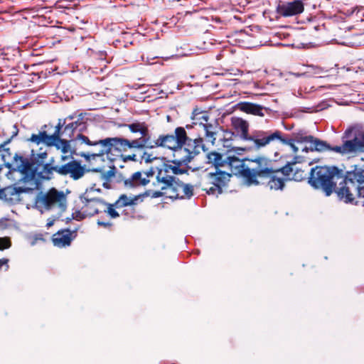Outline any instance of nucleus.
<instances>
[{"label": "nucleus", "mask_w": 364, "mask_h": 364, "mask_svg": "<svg viewBox=\"0 0 364 364\" xmlns=\"http://www.w3.org/2000/svg\"><path fill=\"white\" fill-rule=\"evenodd\" d=\"M124 126L129 129L132 136L127 138L117 136L102 139V148H100L97 152H82L79 155L86 161H90L91 158L95 159L104 155L109 158V155L115 151L122 154V152L128 151L145 149L149 141V125L145 122L135 121Z\"/></svg>", "instance_id": "obj_1"}, {"label": "nucleus", "mask_w": 364, "mask_h": 364, "mask_svg": "<svg viewBox=\"0 0 364 364\" xmlns=\"http://www.w3.org/2000/svg\"><path fill=\"white\" fill-rule=\"evenodd\" d=\"M149 141L146 149H156L162 147L168 149L173 151V156L186 154L185 161L191 157H196L200 153V151H205V146L203 137L193 135L191 132H187L183 127H178L175 129L173 134H159L157 139L151 141V133L149 129Z\"/></svg>", "instance_id": "obj_2"}, {"label": "nucleus", "mask_w": 364, "mask_h": 364, "mask_svg": "<svg viewBox=\"0 0 364 364\" xmlns=\"http://www.w3.org/2000/svg\"><path fill=\"white\" fill-rule=\"evenodd\" d=\"M2 158L8 167L13 166L21 174L18 183L31 185V188L36 190L42 188L46 180V150L43 151V146L38 150L32 149L31 161L18 154H15L11 163L6 161L5 154Z\"/></svg>", "instance_id": "obj_3"}, {"label": "nucleus", "mask_w": 364, "mask_h": 364, "mask_svg": "<svg viewBox=\"0 0 364 364\" xmlns=\"http://www.w3.org/2000/svg\"><path fill=\"white\" fill-rule=\"evenodd\" d=\"M86 116V112L76 110L65 119H60L53 134L47 135V146H55L58 150L61 151L63 153L60 157L61 161L65 162L69 156L72 157L73 154H75V150L72 148V145L67 139H60V136L71 139L75 135V132H84L87 129Z\"/></svg>", "instance_id": "obj_4"}, {"label": "nucleus", "mask_w": 364, "mask_h": 364, "mask_svg": "<svg viewBox=\"0 0 364 364\" xmlns=\"http://www.w3.org/2000/svg\"><path fill=\"white\" fill-rule=\"evenodd\" d=\"M343 177V170L336 166H317L311 169L309 183L315 188L321 189L328 196L336 190L337 181Z\"/></svg>", "instance_id": "obj_5"}, {"label": "nucleus", "mask_w": 364, "mask_h": 364, "mask_svg": "<svg viewBox=\"0 0 364 364\" xmlns=\"http://www.w3.org/2000/svg\"><path fill=\"white\" fill-rule=\"evenodd\" d=\"M276 171L274 161L264 157L257 156L248 159L245 174V182L249 186L264 184L268 176Z\"/></svg>", "instance_id": "obj_6"}, {"label": "nucleus", "mask_w": 364, "mask_h": 364, "mask_svg": "<svg viewBox=\"0 0 364 364\" xmlns=\"http://www.w3.org/2000/svg\"><path fill=\"white\" fill-rule=\"evenodd\" d=\"M310 146L303 149L304 151H318L322 152L325 151H331L342 155L363 152L364 151V134L355 136L350 140H343V144L341 146H331L326 141H322L318 138L313 136V139L309 141Z\"/></svg>", "instance_id": "obj_7"}, {"label": "nucleus", "mask_w": 364, "mask_h": 364, "mask_svg": "<svg viewBox=\"0 0 364 364\" xmlns=\"http://www.w3.org/2000/svg\"><path fill=\"white\" fill-rule=\"evenodd\" d=\"M343 181L334 191L338 198L346 203H353L356 196L359 197L360 185L364 183V171L357 169L343 174Z\"/></svg>", "instance_id": "obj_8"}, {"label": "nucleus", "mask_w": 364, "mask_h": 364, "mask_svg": "<svg viewBox=\"0 0 364 364\" xmlns=\"http://www.w3.org/2000/svg\"><path fill=\"white\" fill-rule=\"evenodd\" d=\"M191 119L192 124H187L184 127L186 132H191L193 135H199L202 137L198 132L203 131L206 141L210 142L214 145L219 128L217 124L208 122L209 116L208 114L205 112H198L197 109H195L192 113Z\"/></svg>", "instance_id": "obj_9"}, {"label": "nucleus", "mask_w": 364, "mask_h": 364, "mask_svg": "<svg viewBox=\"0 0 364 364\" xmlns=\"http://www.w3.org/2000/svg\"><path fill=\"white\" fill-rule=\"evenodd\" d=\"M53 172L61 176H69L73 180H78L85 175L86 168L77 160L72 159L60 164L55 159L51 158L47 162V181L53 178Z\"/></svg>", "instance_id": "obj_10"}, {"label": "nucleus", "mask_w": 364, "mask_h": 364, "mask_svg": "<svg viewBox=\"0 0 364 364\" xmlns=\"http://www.w3.org/2000/svg\"><path fill=\"white\" fill-rule=\"evenodd\" d=\"M231 174L215 168V171H205L200 178V186L208 195L218 196L227 186Z\"/></svg>", "instance_id": "obj_11"}, {"label": "nucleus", "mask_w": 364, "mask_h": 364, "mask_svg": "<svg viewBox=\"0 0 364 364\" xmlns=\"http://www.w3.org/2000/svg\"><path fill=\"white\" fill-rule=\"evenodd\" d=\"M156 181L157 183H161L164 186H168L183 193V196H188V199H190L193 195V186L177 179L165 164L159 169Z\"/></svg>", "instance_id": "obj_12"}, {"label": "nucleus", "mask_w": 364, "mask_h": 364, "mask_svg": "<svg viewBox=\"0 0 364 364\" xmlns=\"http://www.w3.org/2000/svg\"><path fill=\"white\" fill-rule=\"evenodd\" d=\"M68 193H69V191L65 193L63 191H59L55 188H51L47 191V211L57 210L56 216L52 219H48L47 228L52 226L54 222L66 210Z\"/></svg>", "instance_id": "obj_13"}, {"label": "nucleus", "mask_w": 364, "mask_h": 364, "mask_svg": "<svg viewBox=\"0 0 364 364\" xmlns=\"http://www.w3.org/2000/svg\"><path fill=\"white\" fill-rule=\"evenodd\" d=\"M281 139L279 130H254L250 134L247 141L253 143L257 149L265 147L269 144Z\"/></svg>", "instance_id": "obj_14"}, {"label": "nucleus", "mask_w": 364, "mask_h": 364, "mask_svg": "<svg viewBox=\"0 0 364 364\" xmlns=\"http://www.w3.org/2000/svg\"><path fill=\"white\" fill-rule=\"evenodd\" d=\"M304 4L301 0L294 1H280L276 7V12L279 16L290 17L297 16L303 13Z\"/></svg>", "instance_id": "obj_15"}, {"label": "nucleus", "mask_w": 364, "mask_h": 364, "mask_svg": "<svg viewBox=\"0 0 364 364\" xmlns=\"http://www.w3.org/2000/svg\"><path fill=\"white\" fill-rule=\"evenodd\" d=\"M140 196H134L133 198L128 197L125 194L121 195L119 198L114 203H108L104 205L107 206V210H104L112 218H116L119 216L118 212L115 208H121L127 205H132L136 204Z\"/></svg>", "instance_id": "obj_16"}, {"label": "nucleus", "mask_w": 364, "mask_h": 364, "mask_svg": "<svg viewBox=\"0 0 364 364\" xmlns=\"http://www.w3.org/2000/svg\"><path fill=\"white\" fill-rule=\"evenodd\" d=\"M248 158L240 159L236 155H229L224 160V166H228L232 174L241 176L245 181L247 163Z\"/></svg>", "instance_id": "obj_17"}, {"label": "nucleus", "mask_w": 364, "mask_h": 364, "mask_svg": "<svg viewBox=\"0 0 364 364\" xmlns=\"http://www.w3.org/2000/svg\"><path fill=\"white\" fill-rule=\"evenodd\" d=\"M31 185H25L23 187L10 186L0 189V199L5 201L14 203L19 200L20 194L28 190H36L31 188Z\"/></svg>", "instance_id": "obj_18"}, {"label": "nucleus", "mask_w": 364, "mask_h": 364, "mask_svg": "<svg viewBox=\"0 0 364 364\" xmlns=\"http://www.w3.org/2000/svg\"><path fill=\"white\" fill-rule=\"evenodd\" d=\"M80 200L84 204L83 207L85 210V213L88 216H93L100 212V208L104 207L106 204L103 200L95 198H89L87 193H85L80 196Z\"/></svg>", "instance_id": "obj_19"}, {"label": "nucleus", "mask_w": 364, "mask_h": 364, "mask_svg": "<svg viewBox=\"0 0 364 364\" xmlns=\"http://www.w3.org/2000/svg\"><path fill=\"white\" fill-rule=\"evenodd\" d=\"M75 237V231H71L69 229H62L53 235L52 242L58 247H65L70 245Z\"/></svg>", "instance_id": "obj_20"}, {"label": "nucleus", "mask_w": 364, "mask_h": 364, "mask_svg": "<svg viewBox=\"0 0 364 364\" xmlns=\"http://www.w3.org/2000/svg\"><path fill=\"white\" fill-rule=\"evenodd\" d=\"M155 186L159 188L158 191L153 193L152 197L159 198L165 196L171 199H188V196H183V193L168 186H164L161 183H154Z\"/></svg>", "instance_id": "obj_21"}, {"label": "nucleus", "mask_w": 364, "mask_h": 364, "mask_svg": "<svg viewBox=\"0 0 364 364\" xmlns=\"http://www.w3.org/2000/svg\"><path fill=\"white\" fill-rule=\"evenodd\" d=\"M186 152L184 154H181V155L173 156L174 159L171 161H168V163H165L166 165L168 167L171 172L174 173V175H180L184 173L186 170L185 167H182L181 166L186 165L189 163L195 157H191L188 160L185 161L184 159L187 157Z\"/></svg>", "instance_id": "obj_22"}, {"label": "nucleus", "mask_w": 364, "mask_h": 364, "mask_svg": "<svg viewBox=\"0 0 364 364\" xmlns=\"http://www.w3.org/2000/svg\"><path fill=\"white\" fill-rule=\"evenodd\" d=\"M231 125L237 135L242 140L247 141L250 136L249 123L240 117L231 118Z\"/></svg>", "instance_id": "obj_23"}, {"label": "nucleus", "mask_w": 364, "mask_h": 364, "mask_svg": "<svg viewBox=\"0 0 364 364\" xmlns=\"http://www.w3.org/2000/svg\"><path fill=\"white\" fill-rule=\"evenodd\" d=\"M295 163H288L282 168H278L279 173L287 181L290 180L300 181L304 178V172L296 170L294 166Z\"/></svg>", "instance_id": "obj_24"}, {"label": "nucleus", "mask_w": 364, "mask_h": 364, "mask_svg": "<svg viewBox=\"0 0 364 364\" xmlns=\"http://www.w3.org/2000/svg\"><path fill=\"white\" fill-rule=\"evenodd\" d=\"M279 169L276 167V171L269 174L267 180L265 181L267 186L271 190L274 191H282L285 186V182L287 181L283 177L279 176Z\"/></svg>", "instance_id": "obj_25"}, {"label": "nucleus", "mask_w": 364, "mask_h": 364, "mask_svg": "<svg viewBox=\"0 0 364 364\" xmlns=\"http://www.w3.org/2000/svg\"><path fill=\"white\" fill-rule=\"evenodd\" d=\"M68 141H70V145L71 143H73L74 145L86 144L90 146H100V148H102L101 142L102 141V139L91 140L88 136L82 134V132H80L75 135L73 138L68 139Z\"/></svg>", "instance_id": "obj_26"}, {"label": "nucleus", "mask_w": 364, "mask_h": 364, "mask_svg": "<svg viewBox=\"0 0 364 364\" xmlns=\"http://www.w3.org/2000/svg\"><path fill=\"white\" fill-rule=\"evenodd\" d=\"M240 109L242 111L247 114H252L259 117H264V112L268 113L270 111L269 108L252 102L242 103Z\"/></svg>", "instance_id": "obj_27"}, {"label": "nucleus", "mask_w": 364, "mask_h": 364, "mask_svg": "<svg viewBox=\"0 0 364 364\" xmlns=\"http://www.w3.org/2000/svg\"><path fill=\"white\" fill-rule=\"evenodd\" d=\"M58 13V10L57 7L53 8L49 11H47V35H50L52 33L51 30L55 27H58V23H61L62 22L55 18L57 14Z\"/></svg>", "instance_id": "obj_28"}, {"label": "nucleus", "mask_w": 364, "mask_h": 364, "mask_svg": "<svg viewBox=\"0 0 364 364\" xmlns=\"http://www.w3.org/2000/svg\"><path fill=\"white\" fill-rule=\"evenodd\" d=\"M206 159L208 164L215 166V168L224 166V160L223 155L217 151H210L207 154Z\"/></svg>", "instance_id": "obj_29"}, {"label": "nucleus", "mask_w": 364, "mask_h": 364, "mask_svg": "<svg viewBox=\"0 0 364 364\" xmlns=\"http://www.w3.org/2000/svg\"><path fill=\"white\" fill-rule=\"evenodd\" d=\"M27 141L37 146H46V130H43V128H41V130L38 133L32 134Z\"/></svg>", "instance_id": "obj_30"}, {"label": "nucleus", "mask_w": 364, "mask_h": 364, "mask_svg": "<svg viewBox=\"0 0 364 364\" xmlns=\"http://www.w3.org/2000/svg\"><path fill=\"white\" fill-rule=\"evenodd\" d=\"M323 70L318 67H315L313 65H309L307 67V70L303 73H293V75L296 77H316L317 75H319L322 74Z\"/></svg>", "instance_id": "obj_31"}, {"label": "nucleus", "mask_w": 364, "mask_h": 364, "mask_svg": "<svg viewBox=\"0 0 364 364\" xmlns=\"http://www.w3.org/2000/svg\"><path fill=\"white\" fill-rule=\"evenodd\" d=\"M28 240L31 246L43 244L45 241V235L43 232H35L28 236Z\"/></svg>", "instance_id": "obj_32"}, {"label": "nucleus", "mask_w": 364, "mask_h": 364, "mask_svg": "<svg viewBox=\"0 0 364 364\" xmlns=\"http://www.w3.org/2000/svg\"><path fill=\"white\" fill-rule=\"evenodd\" d=\"M117 172V169L114 166H112L107 171H103L102 173V178L104 180L103 186L107 188H109L110 186L108 185V183L112 181V178L115 176Z\"/></svg>", "instance_id": "obj_33"}, {"label": "nucleus", "mask_w": 364, "mask_h": 364, "mask_svg": "<svg viewBox=\"0 0 364 364\" xmlns=\"http://www.w3.org/2000/svg\"><path fill=\"white\" fill-rule=\"evenodd\" d=\"M290 139L294 140L296 142H298V143H302V142H308L309 143V141L313 139V136L306 135L305 132H304L302 130H300L297 132L293 133L292 137Z\"/></svg>", "instance_id": "obj_34"}, {"label": "nucleus", "mask_w": 364, "mask_h": 364, "mask_svg": "<svg viewBox=\"0 0 364 364\" xmlns=\"http://www.w3.org/2000/svg\"><path fill=\"white\" fill-rule=\"evenodd\" d=\"M35 208L38 209L41 214L46 210V193L41 191L36 199Z\"/></svg>", "instance_id": "obj_35"}, {"label": "nucleus", "mask_w": 364, "mask_h": 364, "mask_svg": "<svg viewBox=\"0 0 364 364\" xmlns=\"http://www.w3.org/2000/svg\"><path fill=\"white\" fill-rule=\"evenodd\" d=\"M278 141H281L284 144L289 145L291 148L294 154H296L298 152V147L296 146L294 144L296 141L291 139L290 138L286 137L282 132H281V139H279Z\"/></svg>", "instance_id": "obj_36"}, {"label": "nucleus", "mask_w": 364, "mask_h": 364, "mask_svg": "<svg viewBox=\"0 0 364 364\" xmlns=\"http://www.w3.org/2000/svg\"><path fill=\"white\" fill-rule=\"evenodd\" d=\"M134 174L136 178V182L137 187L145 186L150 182V179L147 178V177H144L141 171H136Z\"/></svg>", "instance_id": "obj_37"}, {"label": "nucleus", "mask_w": 364, "mask_h": 364, "mask_svg": "<svg viewBox=\"0 0 364 364\" xmlns=\"http://www.w3.org/2000/svg\"><path fill=\"white\" fill-rule=\"evenodd\" d=\"M136 178L134 173L130 177L124 178V186L128 189L137 188Z\"/></svg>", "instance_id": "obj_38"}, {"label": "nucleus", "mask_w": 364, "mask_h": 364, "mask_svg": "<svg viewBox=\"0 0 364 364\" xmlns=\"http://www.w3.org/2000/svg\"><path fill=\"white\" fill-rule=\"evenodd\" d=\"M81 210H76L73 213L72 215L73 219L80 221L88 216V215L85 213V210L83 206Z\"/></svg>", "instance_id": "obj_39"}, {"label": "nucleus", "mask_w": 364, "mask_h": 364, "mask_svg": "<svg viewBox=\"0 0 364 364\" xmlns=\"http://www.w3.org/2000/svg\"><path fill=\"white\" fill-rule=\"evenodd\" d=\"M11 245L9 237H0V250H3L10 247Z\"/></svg>", "instance_id": "obj_40"}, {"label": "nucleus", "mask_w": 364, "mask_h": 364, "mask_svg": "<svg viewBox=\"0 0 364 364\" xmlns=\"http://www.w3.org/2000/svg\"><path fill=\"white\" fill-rule=\"evenodd\" d=\"M141 161H144L145 163L149 164L152 162L154 160L156 159V156H154L153 154L148 153L146 151H144L141 156Z\"/></svg>", "instance_id": "obj_41"}, {"label": "nucleus", "mask_w": 364, "mask_h": 364, "mask_svg": "<svg viewBox=\"0 0 364 364\" xmlns=\"http://www.w3.org/2000/svg\"><path fill=\"white\" fill-rule=\"evenodd\" d=\"M121 156L122 157L123 161H124V162H127L129 161H137V156L136 154L126 155V156H123L122 154H121Z\"/></svg>", "instance_id": "obj_42"}, {"label": "nucleus", "mask_w": 364, "mask_h": 364, "mask_svg": "<svg viewBox=\"0 0 364 364\" xmlns=\"http://www.w3.org/2000/svg\"><path fill=\"white\" fill-rule=\"evenodd\" d=\"M97 225L105 228H110L112 226V224L109 222H102L100 220L97 221Z\"/></svg>", "instance_id": "obj_43"}, {"label": "nucleus", "mask_w": 364, "mask_h": 364, "mask_svg": "<svg viewBox=\"0 0 364 364\" xmlns=\"http://www.w3.org/2000/svg\"><path fill=\"white\" fill-rule=\"evenodd\" d=\"M141 172L143 173L144 177H147V178H149V179H150L149 178L152 177L154 174V171H153L152 168L149 171H141Z\"/></svg>", "instance_id": "obj_44"}, {"label": "nucleus", "mask_w": 364, "mask_h": 364, "mask_svg": "<svg viewBox=\"0 0 364 364\" xmlns=\"http://www.w3.org/2000/svg\"><path fill=\"white\" fill-rule=\"evenodd\" d=\"M8 262L9 260L7 259H0V269L2 268L3 266H6L8 268Z\"/></svg>", "instance_id": "obj_45"}, {"label": "nucleus", "mask_w": 364, "mask_h": 364, "mask_svg": "<svg viewBox=\"0 0 364 364\" xmlns=\"http://www.w3.org/2000/svg\"><path fill=\"white\" fill-rule=\"evenodd\" d=\"M12 129H13V131H12V135H11V138H13L14 136H16L18 134V132L17 127L16 125H14L12 127Z\"/></svg>", "instance_id": "obj_46"}, {"label": "nucleus", "mask_w": 364, "mask_h": 364, "mask_svg": "<svg viewBox=\"0 0 364 364\" xmlns=\"http://www.w3.org/2000/svg\"><path fill=\"white\" fill-rule=\"evenodd\" d=\"M359 197L364 198V186H360Z\"/></svg>", "instance_id": "obj_47"}, {"label": "nucleus", "mask_w": 364, "mask_h": 364, "mask_svg": "<svg viewBox=\"0 0 364 364\" xmlns=\"http://www.w3.org/2000/svg\"><path fill=\"white\" fill-rule=\"evenodd\" d=\"M11 141V139H8L3 144H1L0 147H3L6 144L9 143Z\"/></svg>", "instance_id": "obj_48"}, {"label": "nucleus", "mask_w": 364, "mask_h": 364, "mask_svg": "<svg viewBox=\"0 0 364 364\" xmlns=\"http://www.w3.org/2000/svg\"><path fill=\"white\" fill-rule=\"evenodd\" d=\"M100 58H101L102 60V59H104V56H105L104 53H100Z\"/></svg>", "instance_id": "obj_49"}, {"label": "nucleus", "mask_w": 364, "mask_h": 364, "mask_svg": "<svg viewBox=\"0 0 364 364\" xmlns=\"http://www.w3.org/2000/svg\"><path fill=\"white\" fill-rule=\"evenodd\" d=\"M96 147H97V148L95 149V151L93 153H95V152H97V151H99L100 146H97Z\"/></svg>", "instance_id": "obj_50"}, {"label": "nucleus", "mask_w": 364, "mask_h": 364, "mask_svg": "<svg viewBox=\"0 0 364 364\" xmlns=\"http://www.w3.org/2000/svg\"><path fill=\"white\" fill-rule=\"evenodd\" d=\"M239 35H240V36H245V33H243V32H240Z\"/></svg>", "instance_id": "obj_51"}, {"label": "nucleus", "mask_w": 364, "mask_h": 364, "mask_svg": "<svg viewBox=\"0 0 364 364\" xmlns=\"http://www.w3.org/2000/svg\"><path fill=\"white\" fill-rule=\"evenodd\" d=\"M4 151L7 152L9 151V149H4Z\"/></svg>", "instance_id": "obj_52"}, {"label": "nucleus", "mask_w": 364, "mask_h": 364, "mask_svg": "<svg viewBox=\"0 0 364 364\" xmlns=\"http://www.w3.org/2000/svg\"><path fill=\"white\" fill-rule=\"evenodd\" d=\"M94 171H99V170L96 168V169H94Z\"/></svg>", "instance_id": "obj_53"}]
</instances>
